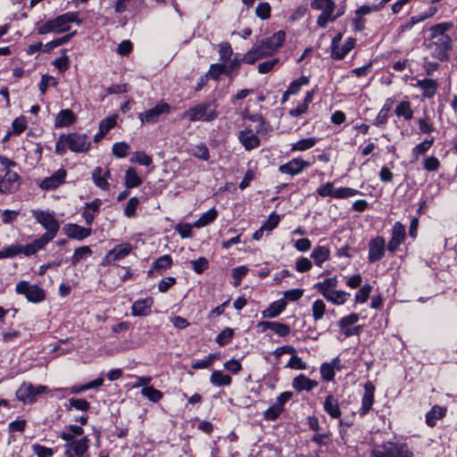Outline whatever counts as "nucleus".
<instances>
[{"mask_svg": "<svg viewBox=\"0 0 457 457\" xmlns=\"http://www.w3.org/2000/svg\"><path fill=\"white\" fill-rule=\"evenodd\" d=\"M76 22L81 24L82 21L79 19V13L76 12H69L51 19L45 22L37 29L40 35L47 34L50 32L62 33L70 29V23Z\"/></svg>", "mask_w": 457, "mask_h": 457, "instance_id": "nucleus-1", "label": "nucleus"}, {"mask_svg": "<svg viewBox=\"0 0 457 457\" xmlns=\"http://www.w3.org/2000/svg\"><path fill=\"white\" fill-rule=\"evenodd\" d=\"M218 117L217 104L214 101L203 102L195 104L182 113V118L191 122H210Z\"/></svg>", "mask_w": 457, "mask_h": 457, "instance_id": "nucleus-2", "label": "nucleus"}, {"mask_svg": "<svg viewBox=\"0 0 457 457\" xmlns=\"http://www.w3.org/2000/svg\"><path fill=\"white\" fill-rule=\"evenodd\" d=\"M312 8L322 11L318 17L317 23L320 27L325 28L328 21H334L343 14V11L337 12L333 15L336 4L333 0H313L311 4Z\"/></svg>", "mask_w": 457, "mask_h": 457, "instance_id": "nucleus-3", "label": "nucleus"}, {"mask_svg": "<svg viewBox=\"0 0 457 457\" xmlns=\"http://www.w3.org/2000/svg\"><path fill=\"white\" fill-rule=\"evenodd\" d=\"M49 389L46 386L38 385L35 386L31 383L24 382L16 391V397L24 403H33L39 395L47 394Z\"/></svg>", "mask_w": 457, "mask_h": 457, "instance_id": "nucleus-4", "label": "nucleus"}, {"mask_svg": "<svg viewBox=\"0 0 457 457\" xmlns=\"http://www.w3.org/2000/svg\"><path fill=\"white\" fill-rule=\"evenodd\" d=\"M426 46L431 51V55L434 58L442 62L447 61L453 48V40L451 37H442L441 39H433Z\"/></svg>", "mask_w": 457, "mask_h": 457, "instance_id": "nucleus-5", "label": "nucleus"}, {"mask_svg": "<svg viewBox=\"0 0 457 457\" xmlns=\"http://www.w3.org/2000/svg\"><path fill=\"white\" fill-rule=\"evenodd\" d=\"M32 215L36 220L41 224L45 229H46V232L44 235L54 239L60 228L59 222L54 215L48 212L41 210H33Z\"/></svg>", "mask_w": 457, "mask_h": 457, "instance_id": "nucleus-6", "label": "nucleus"}, {"mask_svg": "<svg viewBox=\"0 0 457 457\" xmlns=\"http://www.w3.org/2000/svg\"><path fill=\"white\" fill-rule=\"evenodd\" d=\"M170 112V106L163 101L159 102L155 106L138 113V119L141 124L157 123L162 115Z\"/></svg>", "mask_w": 457, "mask_h": 457, "instance_id": "nucleus-7", "label": "nucleus"}, {"mask_svg": "<svg viewBox=\"0 0 457 457\" xmlns=\"http://www.w3.org/2000/svg\"><path fill=\"white\" fill-rule=\"evenodd\" d=\"M286 34L283 30L276 32L272 37L265 38L260 44L255 45L263 57L272 55L283 45Z\"/></svg>", "mask_w": 457, "mask_h": 457, "instance_id": "nucleus-8", "label": "nucleus"}, {"mask_svg": "<svg viewBox=\"0 0 457 457\" xmlns=\"http://www.w3.org/2000/svg\"><path fill=\"white\" fill-rule=\"evenodd\" d=\"M62 139H65L67 148L74 153H87L91 146L90 139L86 134H62Z\"/></svg>", "mask_w": 457, "mask_h": 457, "instance_id": "nucleus-9", "label": "nucleus"}, {"mask_svg": "<svg viewBox=\"0 0 457 457\" xmlns=\"http://www.w3.org/2000/svg\"><path fill=\"white\" fill-rule=\"evenodd\" d=\"M17 294L24 295L28 301L39 303L45 299V291L37 285H30L27 281H21L16 285Z\"/></svg>", "mask_w": 457, "mask_h": 457, "instance_id": "nucleus-10", "label": "nucleus"}, {"mask_svg": "<svg viewBox=\"0 0 457 457\" xmlns=\"http://www.w3.org/2000/svg\"><path fill=\"white\" fill-rule=\"evenodd\" d=\"M20 176L13 170H0V193L11 194L18 190Z\"/></svg>", "mask_w": 457, "mask_h": 457, "instance_id": "nucleus-11", "label": "nucleus"}, {"mask_svg": "<svg viewBox=\"0 0 457 457\" xmlns=\"http://www.w3.org/2000/svg\"><path fill=\"white\" fill-rule=\"evenodd\" d=\"M132 251V245L129 243H122L110 250L103 260L104 264H111L116 261L128 256Z\"/></svg>", "mask_w": 457, "mask_h": 457, "instance_id": "nucleus-12", "label": "nucleus"}, {"mask_svg": "<svg viewBox=\"0 0 457 457\" xmlns=\"http://www.w3.org/2000/svg\"><path fill=\"white\" fill-rule=\"evenodd\" d=\"M386 242L382 237H377L369 243V262H376L385 255Z\"/></svg>", "mask_w": 457, "mask_h": 457, "instance_id": "nucleus-13", "label": "nucleus"}, {"mask_svg": "<svg viewBox=\"0 0 457 457\" xmlns=\"http://www.w3.org/2000/svg\"><path fill=\"white\" fill-rule=\"evenodd\" d=\"M359 320V315L357 313H351L339 320V327L344 331L345 337L352 336H358L361 333V327H351Z\"/></svg>", "mask_w": 457, "mask_h": 457, "instance_id": "nucleus-14", "label": "nucleus"}, {"mask_svg": "<svg viewBox=\"0 0 457 457\" xmlns=\"http://www.w3.org/2000/svg\"><path fill=\"white\" fill-rule=\"evenodd\" d=\"M310 165L311 163L307 161H304L301 158H295L287 162V163L280 165L278 167V170L283 174L295 176L300 174Z\"/></svg>", "mask_w": 457, "mask_h": 457, "instance_id": "nucleus-15", "label": "nucleus"}, {"mask_svg": "<svg viewBox=\"0 0 457 457\" xmlns=\"http://www.w3.org/2000/svg\"><path fill=\"white\" fill-rule=\"evenodd\" d=\"M62 231L69 238L79 241L88 237L92 233L90 228H84L75 223L65 224L62 228Z\"/></svg>", "mask_w": 457, "mask_h": 457, "instance_id": "nucleus-16", "label": "nucleus"}, {"mask_svg": "<svg viewBox=\"0 0 457 457\" xmlns=\"http://www.w3.org/2000/svg\"><path fill=\"white\" fill-rule=\"evenodd\" d=\"M67 172L64 169H59L50 177L44 179L39 187L43 190H53L62 185L65 181Z\"/></svg>", "mask_w": 457, "mask_h": 457, "instance_id": "nucleus-17", "label": "nucleus"}, {"mask_svg": "<svg viewBox=\"0 0 457 457\" xmlns=\"http://www.w3.org/2000/svg\"><path fill=\"white\" fill-rule=\"evenodd\" d=\"M406 237L405 227L400 223L395 222L392 228V237L387 244V249L391 253H395L399 245L404 241Z\"/></svg>", "mask_w": 457, "mask_h": 457, "instance_id": "nucleus-18", "label": "nucleus"}, {"mask_svg": "<svg viewBox=\"0 0 457 457\" xmlns=\"http://www.w3.org/2000/svg\"><path fill=\"white\" fill-rule=\"evenodd\" d=\"M64 447L77 457H82L89 448V439L87 436H83L80 439L71 440L67 442Z\"/></svg>", "mask_w": 457, "mask_h": 457, "instance_id": "nucleus-19", "label": "nucleus"}, {"mask_svg": "<svg viewBox=\"0 0 457 457\" xmlns=\"http://www.w3.org/2000/svg\"><path fill=\"white\" fill-rule=\"evenodd\" d=\"M374 392L375 386L370 381L364 385V394L361 399V415L366 414L370 409L374 403Z\"/></svg>", "mask_w": 457, "mask_h": 457, "instance_id": "nucleus-20", "label": "nucleus"}, {"mask_svg": "<svg viewBox=\"0 0 457 457\" xmlns=\"http://www.w3.org/2000/svg\"><path fill=\"white\" fill-rule=\"evenodd\" d=\"M153 304L152 297L137 300L132 305L131 314L133 316H147L151 312Z\"/></svg>", "mask_w": 457, "mask_h": 457, "instance_id": "nucleus-21", "label": "nucleus"}, {"mask_svg": "<svg viewBox=\"0 0 457 457\" xmlns=\"http://www.w3.org/2000/svg\"><path fill=\"white\" fill-rule=\"evenodd\" d=\"M102 201L100 199H95L90 203H86L83 208L82 216L87 226H90L95 219L96 213L99 212Z\"/></svg>", "mask_w": 457, "mask_h": 457, "instance_id": "nucleus-22", "label": "nucleus"}, {"mask_svg": "<svg viewBox=\"0 0 457 457\" xmlns=\"http://www.w3.org/2000/svg\"><path fill=\"white\" fill-rule=\"evenodd\" d=\"M292 386L296 391L309 392L318 386V382L300 374L293 379Z\"/></svg>", "mask_w": 457, "mask_h": 457, "instance_id": "nucleus-23", "label": "nucleus"}, {"mask_svg": "<svg viewBox=\"0 0 457 457\" xmlns=\"http://www.w3.org/2000/svg\"><path fill=\"white\" fill-rule=\"evenodd\" d=\"M258 327L262 328L263 331L270 329L279 337H286L290 333L289 326L277 321H261Z\"/></svg>", "mask_w": 457, "mask_h": 457, "instance_id": "nucleus-24", "label": "nucleus"}, {"mask_svg": "<svg viewBox=\"0 0 457 457\" xmlns=\"http://www.w3.org/2000/svg\"><path fill=\"white\" fill-rule=\"evenodd\" d=\"M416 87H420L423 91L422 96L424 98H432L437 91L438 84L435 79H419Z\"/></svg>", "mask_w": 457, "mask_h": 457, "instance_id": "nucleus-25", "label": "nucleus"}, {"mask_svg": "<svg viewBox=\"0 0 457 457\" xmlns=\"http://www.w3.org/2000/svg\"><path fill=\"white\" fill-rule=\"evenodd\" d=\"M239 141L246 151L253 150L259 146L260 139L251 130H244L239 133Z\"/></svg>", "mask_w": 457, "mask_h": 457, "instance_id": "nucleus-26", "label": "nucleus"}, {"mask_svg": "<svg viewBox=\"0 0 457 457\" xmlns=\"http://www.w3.org/2000/svg\"><path fill=\"white\" fill-rule=\"evenodd\" d=\"M110 177V171L106 170L105 172H103V170L101 167H96L92 173V179L96 187L103 190H108L109 189V183L107 179Z\"/></svg>", "mask_w": 457, "mask_h": 457, "instance_id": "nucleus-27", "label": "nucleus"}, {"mask_svg": "<svg viewBox=\"0 0 457 457\" xmlns=\"http://www.w3.org/2000/svg\"><path fill=\"white\" fill-rule=\"evenodd\" d=\"M446 408L439 405H434L431 410L426 414V423L428 427L434 428L438 420L445 416Z\"/></svg>", "mask_w": 457, "mask_h": 457, "instance_id": "nucleus-28", "label": "nucleus"}, {"mask_svg": "<svg viewBox=\"0 0 457 457\" xmlns=\"http://www.w3.org/2000/svg\"><path fill=\"white\" fill-rule=\"evenodd\" d=\"M76 120L75 113L70 109L62 110L56 116L54 125L57 128L68 127Z\"/></svg>", "mask_w": 457, "mask_h": 457, "instance_id": "nucleus-29", "label": "nucleus"}, {"mask_svg": "<svg viewBox=\"0 0 457 457\" xmlns=\"http://www.w3.org/2000/svg\"><path fill=\"white\" fill-rule=\"evenodd\" d=\"M325 411L333 419H338L341 416V411L338 401L332 395H328L324 402Z\"/></svg>", "mask_w": 457, "mask_h": 457, "instance_id": "nucleus-30", "label": "nucleus"}, {"mask_svg": "<svg viewBox=\"0 0 457 457\" xmlns=\"http://www.w3.org/2000/svg\"><path fill=\"white\" fill-rule=\"evenodd\" d=\"M355 46V39L349 37L344 46H334L331 54L332 58L342 60Z\"/></svg>", "mask_w": 457, "mask_h": 457, "instance_id": "nucleus-31", "label": "nucleus"}, {"mask_svg": "<svg viewBox=\"0 0 457 457\" xmlns=\"http://www.w3.org/2000/svg\"><path fill=\"white\" fill-rule=\"evenodd\" d=\"M330 252L326 246L315 247L311 254V257L314 260V262L318 266H321L323 262L329 259Z\"/></svg>", "mask_w": 457, "mask_h": 457, "instance_id": "nucleus-32", "label": "nucleus"}, {"mask_svg": "<svg viewBox=\"0 0 457 457\" xmlns=\"http://www.w3.org/2000/svg\"><path fill=\"white\" fill-rule=\"evenodd\" d=\"M210 381L214 386H229L232 382V378L229 375L224 374L220 370H214L210 377Z\"/></svg>", "mask_w": 457, "mask_h": 457, "instance_id": "nucleus-33", "label": "nucleus"}, {"mask_svg": "<svg viewBox=\"0 0 457 457\" xmlns=\"http://www.w3.org/2000/svg\"><path fill=\"white\" fill-rule=\"evenodd\" d=\"M337 285V279L336 277L328 278L321 282H318L314 285V288H316L324 297L328 295V293H330L331 288L336 287Z\"/></svg>", "mask_w": 457, "mask_h": 457, "instance_id": "nucleus-34", "label": "nucleus"}, {"mask_svg": "<svg viewBox=\"0 0 457 457\" xmlns=\"http://www.w3.org/2000/svg\"><path fill=\"white\" fill-rule=\"evenodd\" d=\"M142 182V179L137 175L134 168L130 167L126 170L125 184L128 188L139 187Z\"/></svg>", "mask_w": 457, "mask_h": 457, "instance_id": "nucleus-35", "label": "nucleus"}, {"mask_svg": "<svg viewBox=\"0 0 457 457\" xmlns=\"http://www.w3.org/2000/svg\"><path fill=\"white\" fill-rule=\"evenodd\" d=\"M453 27L451 22H442L430 28L431 38L441 39L442 37H449L445 32Z\"/></svg>", "mask_w": 457, "mask_h": 457, "instance_id": "nucleus-36", "label": "nucleus"}, {"mask_svg": "<svg viewBox=\"0 0 457 457\" xmlns=\"http://www.w3.org/2000/svg\"><path fill=\"white\" fill-rule=\"evenodd\" d=\"M395 114L398 117H403L406 120H411L413 117V111L408 101L400 102L395 108Z\"/></svg>", "mask_w": 457, "mask_h": 457, "instance_id": "nucleus-37", "label": "nucleus"}, {"mask_svg": "<svg viewBox=\"0 0 457 457\" xmlns=\"http://www.w3.org/2000/svg\"><path fill=\"white\" fill-rule=\"evenodd\" d=\"M92 254V250L89 246L84 245L76 248L73 255L71 256V262L73 266H76L80 261L86 260Z\"/></svg>", "mask_w": 457, "mask_h": 457, "instance_id": "nucleus-38", "label": "nucleus"}, {"mask_svg": "<svg viewBox=\"0 0 457 457\" xmlns=\"http://www.w3.org/2000/svg\"><path fill=\"white\" fill-rule=\"evenodd\" d=\"M66 428L67 430L62 431L60 435V437L66 442H70L73 440L75 436H79L84 433V429L80 426L70 425L66 427Z\"/></svg>", "mask_w": 457, "mask_h": 457, "instance_id": "nucleus-39", "label": "nucleus"}, {"mask_svg": "<svg viewBox=\"0 0 457 457\" xmlns=\"http://www.w3.org/2000/svg\"><path fill=\"white\" fill-rule=\"evenodd\" d=\"M286 302L284 300H278L270 305L268 309L263 311V316L269 318H274L279 315L286 308Z\"/></svg>", "mask_w": 457, "mask_h": 457, "instance_id": "nucleus-40", "label": "nucleus"}, {"mask_svg": "<svg viewBox=\"0 0 457 457\" xmlns=\"http://www.w3.org/2000/svg\"><path fill=\"white\" fill-rule=\"evenodd\" d=\"M392 103H393V100L387 99L386 104L383 105V107L378 113V115L375 119V121H374V124L377 127H382L386 123L387 118H388V112L391 109Z\"/></svg>", "mask_w": 457, "mask_h": 457, "instance_id": "nucleus-41", "label": "nucleus"}, {"mask_svg": "<svg viewBox=\"0 0 457 457\" xmlns=\"http://www.w3.org/2000/svg\"><path fill=\"white\" fill-rule=\"evenodd\" d=\"M172 265V258L169 254L162 255L159 257L157 260H155L153 264L152 268L154 270L159 271L162 273V271L170 269Z\"/></svg>", "mask_w": 457, "mask_h": 457, "instance_id": "nucleus-42", "label": "nucleus"}, {"mask_svg": "<svg viewBox=\"0 0 457 457\" xmlns=\"http://www.w3.org/2000/svg\"><path fill=\"white\" fill-rule=\"evenodd\" d=\"M218 215V212L215 208L210 209L208 212L202 214V216L195 222V228L204 227L212 223Z\"/></svg>", "mask_w": 457, "mask_h": 457, "instance_id": "nucleus-43", "label": "nucleus"}, {"mask_svg": "<svg viewBox=\"0 0 457 457\" xmlns=\"http://www.w3.org/2000/svg\"><path fill=\"white\" fill-rule=\"evenodd\" d=\"M393 457H413L412 452L406 444L391 442Z\"/></svg>", "mask_w": 457, "mask_h": 457, "instance_id": "nucleus-44", "label": "nucleus"}, {"mask_svg": "<svg viewBox=\"0 0 457 457\" xmlns=\"http://www.w3.org/2000/svg\"><path fill=\"white\" fill-rule=\"evenodd\" d=\"M318 139L316 137L300 139L299 141L292 145L291 151L295 152L311 149L316 145Z\"/></svg>", "mask_w": 457, "mask_h": 457, "instance_id": "nucleus-45", "label": "nucleus"}, {"mask_svg": "<svg viewBox=\"0 0 457 457\" xmlns=\"http://www.w3.org/2000/svg\"><path fill=\"white\" fill-rule=\"evenodd\" d=\"M338 358H335L332 361V363H327L324 362L320 366V374L324 380L326 381H331L335 378V370H334V365L336 362H338Z\"/></svg>", "mask_w": 457, "mask_h": 457, "instance_id": "nucleus-46", "label": "nucleus"}, {"mask_svg": "<svg viewBox=\"0 0 457 457\" xmlns=\"http://www.w3.org/2000/svg\"><path fill=\"white\" fill-rule=\"evenodd\" d=\"M391 448V442L384 443L371 451L370 457H393Z\"/></svg>", "mask_w": 457, "mask_h": 457, "instance_id": "nucleus-47", "label": "nucleus"}, {"mask_svg": "<svg viewBox=\"0 0 457 457\" xmlns=\"http://www.w3.org/2000/svg\"><path fill=\"white\" fill-rule=\"evenodd\" d=\"M349 295L350 294L345 291L332 290L330 293H328V295H326L325 298L335 304H343L345 303Z\"/></svg>", "mask_w": 457, "mask_h": 457, "instance_id": "nucleus-48", "label": "nucleus"}, {"mask_svg": "<svg viewBox=\"0 0 457 457\" xmlns=\"http://www.w3.org/2000/svg\"><path fill=\"white\" fill-rule=\"evenodd\" d=\"M141 394L154 403L159 402L163 396V394L160 390H157L151 386L143 387Z\"/></svg>", "mask_w": 457, "mask_h": 457, "instance_id": "nucleus-49", "label": "nucleus"}, {"mask_svg": "<svg viewBox=\"0 0 457 457\" xmlns=\"http://www.w3.org/2000/svg\"><path fill=\"white\" fill-rule=\"evenodd\" d=\"M309 83V79L305 76H302L299 79L294 80L287 89L285 91V96L295 95L299 92L300 88L303 85H307Z\"/></svg>", "mask_w": 457, "mask_h": 457, "instance_id": "nucleus-50", "label": "nucleus"}, {"mask_svg": "<svg viewBox=\"0 0 457 457\" xmlns=\"http://www.w3.org/2000/svg\"><path fill=\"white\" fill-rule=\"evenodd\" d=\"M218 51L220 54V59L222 62H228L230 60L233 50L229 43L228 42H222L218 45Z\"/></svg>", "mask_w": 457, "mask_h": 457, "instance_id": "nucleus-51", "label": "nucleus"}, {"mask_svg": "<svg viewBox=\"0 0 457 457\" xmlns=\"http://www.w3.org/2000/svg\"><path fill=\"white\" fill-rule=\"evenodd\" d=\"M271 7L267 2H261L255 9V14L262 20H268L270 17Z\"/></svg>", "mask_w": 457, "mask_h": 457, "instance_id": "nucleus-52", "label": "nucleus"}, {"mask_svg": "<svg viewBox=\"0 0 457 457\" xmlns=\"http://www.w3.org/2000/svg\"><path fill=\"white\" fill-rule=\"evenodd\" d=\"M262 58H264L263 55L258 50L256 46H254L244 55V57L242 58V61L246 63L253 64L257 60L262 59Z\"/></svg>", "mask_w": 457, "mask_h": 457, "instance_id": "nucleus-53", "label": "nucleus"}, {"mask_svg": "<svg viewBox=\"0 0 457 457\" xmlns=\"http://www.w3.org/2000/svg\"><path fill=\"white\" fill-rule=\"evenodd\" d=\"M234 336L232 328H227L223 329L216 337V342L219 345L224 346L228 345Z\"/></svg>", "mask_w": 457, "mask_h": 457, "instance_id": "nucleus-54", "label": "nucleus"}, {"mask_svg": "<svg viewBox=\"0 0 457 457\" xmlns=\"http://www.w3.org/2000/svg\"><path fill=\"white\" fill-rule=\"evenodd\" d=\"M372 287L369 284L362 286L355 295V302L363 303L367 302L371 293Z\"/></svg>", "mask_w": 457, "mask_h": 457, "instance_id": "nucleus-55", "label": "nucleus"}, {"mask_svg": "<svg viewBox=\"0 0 457 457\" xmlns=\"http://www.w3.org/2000/svg\"><path fill=\"white\" fill-rule=\"evenodd\" d=\"M216 359L217 354L211 353L204 360L195 361L191 367L194 370L206 369L209 368Z\"/></svg>", "mask_w": 457, "mask_h": 457, "instance_id": "nucleus-56", "label": "nucleus"}, {"mask_svg": "<svg viewBox=\"0 0 457 457\" xmlns=\"http://www.w3.org/2000/svg\"><path fill=\"white\" fill-rule=\"evenodd\" d=\"M190 264L197 274H202L209 267L208 260L205 257H200L197 260H193Z\"/></svg>", "mask_w": 457, "mask_h": 457, "instance_id": "nucleus-57", "label": "nucleus"}, {"mask_svg": "<svg viewBox=\"0 0 457 457\" xmlns=\"http://www.w3.org/2000/svg\"><path fill=\"white\" fill-rule=\"evenodd\" d=\"M312 310L313 319L315 320H320L325 313L326 305L322 300L319 299L312 303Z\"/></svg>", "mask_w": 457, "mask_h": 457, "instance_id": "nucleus-58", "label": "nucleus"}, {"mask_svg": "<svg viewBox=\"0 0 457 457\" xmlns=\"http://www.w3.org/2000/svg\"><path fill=\"white\" fill-rule=\"evenodd\" d=\"M69 407L75 408L78 411H87L90 408V403L85 399L70 398Z\"/></svg>", "mask_w": 457, "mask_h": 457, "instance_id": "nucleus-59", "label": "nucleus"}, {"mask_svg": "<svg viewBox=\"0 0 457 457\" xmlns=\"http://www.w3.org/2000/svg\"><path fill=\"white\" fill-rule=\"evenodd\" d=\"M279 220H280V217L278 214H276L275 212H272L268 220L261 226L262 228V229H264L265 231H268V232H270L272 231L275 228L278 227V223H279Z\"/></svg>", "mask_w": 457, "mask_h": 457, "instance_id": "nucleus-60", "label": "nucleus"}, {"mask_svg": "<svg viewBox=\"0 0 457 457\" xmlns=\"http://www.w3.org/2000/svg\"><path fill=\"white\" fill-rule=\"evenodd\" d=\"M117 119L118 115L114 114L102 120L99 123V129L104 133H108V131L116 125Z\"/></svg>", "mask_w": 457, "mask_h": 457, "instance_id": "nucleus-61", "label": "nucleus"}, {"mask_svg": "<svg viewBox=\"0 0 457 457\" xmlns=\"http://www.w3.org/2000/svg\"><path fill=\"white\" fill-rule=\"evenodd\" d=\"M112 154L118 158H124L127 156L129 150V145L125 142L115 143L112 145Z\"/></svg>", "mask_w": 457, "mask_h": 457, "instance_id": "nucleus-62", "label": "nucleus"}, {"mask_svg": "<svg viewBox=\"0 0 457 457\" xmlns=\"http://www.w3.org/2000/svg\"><path fill=\"white\" fill-rule=\"evenodd\" d=\"M360 194H361L360 191L357 190V189H354V188H351V187H339V188H336L335 198L343 199V198H347V197L354 196V195H360Z\"/></svg>", "mask_w": 457, "mask_h": 457, "instance_id": "nucleus-63", "label": "nucleus"}, {"mask_svg": "<svg viewBox=\"0 0 457 457\" xmlns=\"http://www.w3.org/2000/svg\"><path fill=\"white\" fill-rule=\"evenodd\" d=\"M131 161L144 166H150L153 162L152 157L146 154L145 152H135Z\"/></svg>", "mask_w": 457, "mask_h": 457, "instance_id": "nucleus-64", "label": "nucleus"}]
</instances>
